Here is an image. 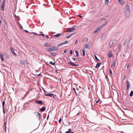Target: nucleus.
Masks as SVG:
<instances>
[{
	"label": "nucleus",
	"instance_id": "f257e3e1",
	"mask_svg": "<svg viewBox=\"0 0 133 133\" xmlns=\"http://www.w3.org/2000/svg\"><path fill=\"white\" fill-rule=\"evenodd\" d=\"M130 4H127L125 6V8L124 9L126 13H129V14L130 13Z\"/></svg>",
	"mask_w": 133,
	"mask_h": 133
},
{
	"label": "nucleus",
	"instance_id": "f03ea898",
	"mask_svg": "<svg viewBox=\"0 0 133 133\" xmlns=\"http://www.w3.org/2000/svg\"><path fill=\"white\" fill-rule=\"evenodd\" d=\"M117 42L116 41L115 39L111 41L109 44V46L110 48H111L112 46H115Z\"/></svg>",
	"mask_w": 133,
	"mask_h": 133
},
{
	"label": "nucleus",
	"instance_id": "7ed1b4c3",
	"mask_svg": "<svg viewBox=\"0 0 133 133\" xmlns=\"http://www.w3.org/2000/svg\"><path fill=\"white\" fill-rule=\"evenodd\" d=\"M76 25H74L72 27V28H68L66 29V32H72L73 31V30H75L76 29H75V28L76 27Z\"/></svg>",
	"mask_w": 133,
	"mask_h": 133
},
{
	"label": "nucleus",
	"instance_id": "20e7f679",
	"mask_svg": "<svg viewBox=\"0 0 133 133\" xmlns=\"http://www.w3.org/2000/svg\"><path fill=\"white\" fill-rule=\"evenodd\" d=\"M34 114L36 116L38 120H40L42 115L39 113L37 112H34Z\"/></svg>",
	"mask_w": 133,
	"mask_h": 133
},
{
	"label": "nucleus",
	"instance_id": "39448f33",
	"mask_svg": "<svg viewBox=\"0 0 133 133\" xmlns=\"http://www.w3.org/2000/svg\"><path fill=\"white\" fill-rule=\"evenodd\" d=\"M5 0H3V2L1 8V10L4 11V10L5 7Z\"/></svg>",
	"mask_w": 133,
	"mask_h": 133
},
{
	"label": "nucleus",
	"instance_id": "423d86ee",
	"mask_svg": "<svg viewBox=\"0 0 133 133\" xmlns=\"http://www.w3.org/2000/svg\"><path fill=\"white\" fill-rule=\"evenodd\" d=\"M108 22L107 21H105L104 23L102 24L100 26H99L98 27L99 28L101 29L103 26H104L105 25H106Z\"/></svg>",
	"mask_w": 133,
	"mask_h": 133
},
{
	"label": "nucleus",
	"instance_id": "0eeeda50",
	"mask_svg": "<svg viewBox=\"0 0 133 133\" xmlns=\"http://www.w3.org/2000/svg\"><path fill=\"white\" fill-rule=\"evenodd\" d=\"M68 63L73 66H77L79 65V64H74L71 61L68 62Z\"/></svg>",
	"mask_w": 133,
	"mask_h": 133
},
{
	"label": "nucleus",
	"instance_id": "6e6552de",
	"mask_svg": "<svg viewBox=\"0 0 133 133\" xmlns=\"http://www.w3.org/2000/svg\"><path fill=\"white\" fill-rule=\"evenodd\" d=\"M52 51H57L58 50V48L57 46H54L52 47Z\"/></svg>",
	"mask_w": 133,
	"mask_h": 133
},
{
	"label": "nucleus",
	"instance_id": "1a4fd4ad",
	"mask_svg": "<svg viewBox=\"0 0 133 133\" xmlns=\"http://www.w3.org/2000/svg\"><path fill=\"white\" fill-rule=\"evenodd\" d=\"M35 102L39 104L40 105H42L43 103V102L41 100H36Z\"/></svg>",
	"mask_w": 133,
	"mask_h": 133
},
{
	"label": "nucleus",
	"instance_id": "9d476101",
	"mask_svg": "<svg viewBox=\"0 0 133 133\" xmlns=\"http://www.w3.org/2000/svg\"><path fill=\"white\" fill-rule=\"evenodd\" d=\"M109 53L108 54H107V55L109 57H111L112 56L113 54H112V52L110 50L109 51Z\"/></svg>",
	"mask_w": 133,
	"mask_h": 133
},
{
	"label": "nucleus",
	"instance_id": "9b49d317",
	"mask_svg": "<svg viewBox=\"0 0 133 133\" xmlns=\"http://www.w3.org/2000/svg\"><path fill=\"white\" fill-rule=\"evenodd\" d=\"M5 58L6 59H8L9 57V56L7 53H4L3 54Z\"/></svg>",
	"mask_w": 133,
	"mask_h": 133
},
{
	"label": "nucleus",
	"instance_id": "f8f14e48",
	"mask_svg": "<svg viewBox=\"0 0 133 133\" xmlns=\"http://www.w3.org/2000/svg\"><path fill=\"white\" fill-rule=\"evenodd\" d=\"M20 63L22 65H25L27 63L26 61L25 60H21L20 61Z\"/></svg>",
	"mask_w": 133,
	"mask_h": 133
},
{
	"label": "nucleus",
	"instance_id": "ddd939ff",
	"mask_svg": "<svg viewBox=\"0 0 133 133\" xmlns=\"http://www.w3.org/2000/svg\"><path fill=\"white\" fill-rule=\"evenodd\" d=\"M10 50H11V51L12 52V53L14 54L16 56L17 55L16 54L15 52L14 51V49L11 47H10Z\"/></svg>",
	"mask_w": 133,
	"mask_h": 133
},
{
	"label": "nucleus",
	"instance_id": "4468645a",
	"mask_svg": "<svg viewBox=\"0 0 133 133\" xmlns=\"http://www.w3.org/2000/svg\"><path fill=\"white\" fill-rule=\"evenodd\" d=\"M126 83H127V90H128L129 87H130V84L129 83V81H127L126 82Z\"/></svg>",
	"mask_w": 133,
	"mask_h": 133
},
{
	"label": "nucleus",
	"instance_id": "2eb2a0df",
	"mask_svg": "<svg viewBox=\"0 0 133 133\" xmlns=\"http://www.w3.org/2000/svg\"><path fill=\"white\" fill-rule=\"evenodd\" d=\"M46 109V108L45 107H44L40 109V110L41 112L44 111Z\"/></svg>",
	"mask_w": 133,
	"mask_h": 133
},
{
	"label": "nucleus",
	"instance_id": "dca6fc26",
	"mask_svg": "<svg viewBox=\"0 0 133 133\" xmlns=\"http://www.w3.org/2000/svg\"><path fill=\"white\" fill-rule=\"evenodd\" d=\"M45 95L46 96H49L51 97H52V95H53V94H45Z\"/></svg>",
	"mask_w": 133,
	"mask_h": 133
},
{
	"label": "nucleus",
	"instance_id": "f3484780",
	"mask_svg": "<svg viewBox=\"0 0 133 133\" xmlns=\"http://www.w3.org/2000/svg\"><path fill=\"white\" fill-rule=\"evenodd\" d=\"M117 0L118 1V2L120 4H121L122 5H123L124 4V1H122V0Z\"/></svg>",
	"mask_w": 133,
	"mask_h": 133
},
{
	"label": "nucleus",
	"instance_id": "a211bd4d",
	"mask_svg": "<svg viewBox=\"0 0 133 133\" xmlns=\"http://www.w3.org/2000/svg\"><path fill=\"white\" fill-rule=\"evenodd\" d=\"M100 29L98 27L97 28V29L94 31V33L95 34Z\"/></svg>",
	"mask_w": 133,
	"mask_h": 133
},
{
	"label": "nucleus",
	"instance_id": "6ab92c4d",
	"mask_svg": "<svg viewBox=\"0 0 133 133\" xmlns=\"http://www.w3.org/2000/svg\"><path fill=\"white\" fill-rule=\"evenodd\" d=\"M44 46L46 47H50V44L48 42H47L45 43L44 44Z\"/></svg>",
	"mask_w": 133,
	"mask_h": 133
},
{
	"label": "nucleus",
	"instance_id": "aec40b11",
	"mask_svg": "<svg viewBox=\"0 0 133 133\" xmlns=\"http://www.w3.org/2000/svg\"><path fill=\"white\" fill-rule=\"evenodd\" d=\"M100 63H97L96 64V65L95 67L96 68H98L101 65Z\"/></svg>",
	"mask_w": 133,
	"mask_h": 133
},
{
	"label": "nucleus",
	"instance_id": "412c9836",
	"mask_svg": "<svg viewBox=\"0 0 133 133\" xmlns=\"http://www.w3.org/2000/svg\"><path fill=\"white\" fill-rule=\"evenodd\" d=\"M46 50L49 52L52 51V48L51 47H50L47 48Z\"/></svg>",
	"mask_w": 133,
	"mask_h": 133
},
{
	"label": "nucleus",
	"instance_id": "4be33fe9",
	"mask_svg": "<svg viewBox=\"0 0 133 133\" xmlns=\"http://www.w3.org/2000/svg\"><path fill=\"white\" fill-rule=\"evenodd\" d=\"M4 27L5 29H7L8 28V26L6 23L4 24Z\"/></svg>",
	"mask_w": 133,
	"mask_h": 133
},
{
	"label": "nucleus",
	"instance_id": "5701e85b",
	"mask_svg": "<svg viewBox=\"0 0 133 133\" xmlns=\"http://www.w3.org/2000/svg\"><path fill=\"white\" fill-rule=\"evenodd\" d=\"M0 57L1 58V59L2 61L3 62V60H4V58H3V55L2 54H0Z\"/></svg>",
	"mask_w": 133,
	"mask_h": 133
},
{
	"label": "nucleus",
	"instance_id": "b1692460",
	"mask_svg": "<svg viewBox=\"0 0 133 133\" xmlns=\"http://www.w3.org/2000/svg\"><path fill=\"white\" fill-rule=\"evenodd\" d=\"M94 57L95 58V59L97 60L98 61H100V60L96 56V54H94Z\"/></svg>",
	"mask_w": 133,
	"mask_h": 133
},
{
	"label": "nucleus",
	"instance_id": "393cba45",
	"mask_svg": "<svg viewBox=\"0 0 133 133\" xmlns=\"http://www.w3.org/2000/svg\"><path fill=\"white\" fill-rule=\"evenodd\" d=\"M61 35V34H56V35H54V36L55 37H58L59 36Z\"/></svg>",
	"mask_w": 133,
	"mask_h": 133
},
{
	"label": "nucleus",
	"instance_id": "a878e982",
	"mask_svg": "<svg viewBox=\"0 0 133 133\" xmlns=\"http://www.w3.org/2000/svg\"><path fill=\"white\" fill-rule=\"evenodd\" d=\"M71 129H69L68 131H66L65 133H70L71 132Z\"/></svg>",
	"mask_w": 133,
	"mask_h": 133
},
{
	"label": "nucleus",
	"instance_id": "bb28decb",
	"mask_svg": "<svg viewBox=\"0 0 133 133\" xmlns=\"http://www.w3.org/2000/svg\"><path fill=\"white\" fill-rule=\"evenodd\" d=\"M133 95V91H131L129 94L130 97H132Z\"/></svg>",
	"mask_w": 133,
	"mask_h": 133
},
{
	"label": "nucleus",
	"instance_id": "cd10ccee",
	"mask_svg": "<svg viewBox=\"0 0 133 133\" xmlns=\"http://www.w3.org/2000/svg\"><path fill=\"white\" fill-rule=\"evenodd\" d=\"M83 52V56H85V51L84 49H82Z\"/></svg>",
	"mask_w": 133,
	"mask_h": 133
},
{
	"label": "nucleus",
	"instance_id": "c85d7f7f",
	"mask_svg": "<svg viewBox=\"0 0 133 133\" xmlns=\"http://www.w3.org/2000/svg\"><path fill=\"white\" fill-rule=\"evenodd\" d=\"M49 63L52 65H55V62L53 63L52 61L50 62Z\"/></svg>",
	"mask_w": 133,
	"mask_h": 133
},
{
	"label": "nucleus",
	"instance_id": "c756f323",
	"mask_svg": "<svg viewBox=\"0 0 133 133\" xmlns=\"http://www.w3.org/2000/svg\"><path fill=\"white\" fill-rule=\"evenodd\" d=\"M63 45V44H62V43H59V44H58V45H57V47L58 48L59 47L61 46L62 45Z\"/></svg>",
	"mask_w": 133,
	"mask_h": 133
},
{
	"label": "nucleus",
	"instance_id": "7c9ffc66",
	"mask_svg": "<svg viewBox=\"0 0 133 133\" xmlns=\"http://www.w3.org/2000/svg\"><path fill=\"white\" fill-rule=\"evenodd\" d=\"M85 46L86 48L89 49V47H88V44H85Z\"/></svg>",
	"mask_w": 133,
	"mask_h": 133
},
{
	"label": "nucleus",
	"instance_id": "2f4dec72",
	"mask_svg": "<svg viewBox=\"0 0 133 133\" xmlns=\"http://www.w3.org/2000/svg\"><path fill=\"white\" fill-rule=\"evenodd\" d=\"M100 20H104L105 21H107V19L104 18H100Z\"/></svg>",
	"mask_w": 133,
	"mask_h": 133
},
{
	"label": "nucleus",
	"instance_id": "473e14b6",
	"mask_svg": "<svg viewBox=\"0 0 133 133\" xmlns=\"http://www.w3.org/2000/svg\"><path fill=\"white\" fill-rule=\"evenodd\" d=\"M5 101H3L2 103V107H3V108H4V105L5 104Z\"/></svg>",
	"mask_w": 133,
	"mask_h": 133
},
{
	"label": "nucleus",
	"instance_id": "72a5a7b5",
	"mask_svg": "<svg viewBox=\"0 0 133 133\" xmlns=\"http://www.w3.org/2000/svg\"><path fill=\"white\" fill-rule=\"evenodd\" d=\"M75 53H76V56L77 57H78L79 55L78 54V52L77 51H75Z\"/></svg>",
	"mask_w": 133,
	"mask_h": 133
},
{
	"label": "nucleus",
	"instance_id": "f704fd0d",
	"mask_svg": "<svg viewBox=\"0 0 133 133\" xmlns=\"http://www.w3.org/2000/svg\"><path fill=\"white\" fill-rule=\"evenodd\" d=\"M69 50H65L64 51V52L65 53H67L68 52Z\"/></svg>",
	"mask_w": 133,
	"mask_h": 133
},
{
	"label": "nucleus",
	"instance_id": "c9c22d12",
	"mask_svg": "<svg viewBox=\"0 0 133 133\" xmlns=\"http://www.w3.org/2000/svg\"><path fill=\"white\" fill-rule=\"evenodd\" d=\"M109 72L111 75L112 74V72L111 68H110L109 69Z\"/></svg>",
	"mask_w": 133,
	"mask_h": 133
},
{
	"label": "nucleus",
	"instance_id": "e433bc0d",
	"mask_svg": "<svg viewBox=\"0 0 133 133\" xmlns=\"http://www.w3.org/2000/svg\"><path fill=\"white\" fill-rule=\"evenodd\" d=\"M109 0H105V3L106 4H108V2Z\"/></svg>",
	"mask_w": 133,
	"mask_h": 133
},
{
	"label": "nucleus",
	"instance_id": "4c0bfd02",
	"mask_svg": "<svg viewBox=\"0 0 133 133\" xmlns=\"http://www.w3.org/2000/svg\"><path fill=\"white\" fill-rule=\"evenodd\" d=\"M73 51L72 50H71L70 51V54H72Z\"/></svg>",
	"mask_w": 133,
	"mask_h": 133
},
{
	"label": "nucleus",
	"instance_id": "58836bf2",
	"mask_svg": "<svg viewBox=\"0 0 133 133\" xmlns=\"http://www.w3.org/2000/svg\"><path fill=\"white\" fill-rule=\"evenodd\" d=\"M71 36H70V35H69V36H67L66 37V38H67L68 39L69 38H70V37H71Z\"/></svg>",
	"mask_w": 133,
	"mask_h": 133
},
{
	"label": "nucleus",
	"instance_id": "ea45409f",
	"mask_svg": "<svg viewBox=\"0 0 133 133\" xmlns=\"http://www.w3.org/2000/svg\"><path fill=\"white\" fill-rule=\"evenodd\" d=\"M28 92H29V91H28L27 93H26L25 95L24 96V97H25L28 94Z\"/></svg>",
	"mask_w": 133,
	"mask_h": 133
},
{
	"label": "nucleus",
	"instance_id": "a19ab883",
	"mask_svg": "<svg viewBox=\"0 0 133 133\" xmlns=\"http://www.w3.org/2000/svg\"><path fill=\"white\" fill-rule=\"evenodd\" d=\"M73 90H74V91L75 92L76 94L77 95V93H76V90H75V88H73Z\"/></svg>",
	"mask_w": 133,
	"mask_h": 133
},
{
	"label": "nucleus",
	"instance_id": "79ce46f5",
	"mask_svg": "<svg viewBox=\"0 0 133 133\" xmlns=\"http://www.w3.org/2000/svg\"><path fill=\"white\" fill-rule=\"evenodd\" d=\"M78 16L81 18H82V16L80 15H78Z\"/></svg>",
	"mask_w": 133,
	"mask_h": 133
},
{
	"label": "nucleus",
	"instance_id": "37998d69",
	"mask_svg": "<svg viewBox=\"0 0 133 133\" xmlns=\"http://www.w3.org/2000/svg\"><path fill=\"white\" fill-rule=\"evenodd\" d=\"M56 97V96L55 95H54L53 94V95H52V97H54V98H55V97Z\"/></svg>",
	"mask_w": 133,
	"mask_h": 133
},
{
	"label": "nucleus",
	"instance_id": "c03bdc74",
	"mask_svg": "<svg viewBox=\"0 0 133 133\" xmlns=\"http://www.w3.org/2000/svg\"><path fill=\"white\" fill-rule=\"evenodd\" d=\"M61 118H60L59 121V123H60L61 122Z\"/></svg>",
	"mask_w": 133,
	"mask_h": 133
},
{
	"label": "nucleus",
	"instance_id": "a18cd8bd",
	"mask_svg": "<svg viewBox=\"0 0 133 133\" xmlns=\"http://www.w3.org/2000/svg\"><path fill=\"white\" fill-rule=\"evenodd\" d=\"M24 31L26 33H28L29 32L28 31L26 30H24Z\"/></svg>",
	"mask_w": 133,
	"mask_h": 133
},
{
	"label": "nucleus",
	"instance_id": "49530a36",
	"mask_svg": "<svg viewBox=\"0 0 133 133\" xmlns=\"http://www.w3.org/2000/svg\"><path fill=\"white\" fill-rule=\"evenodd\" d=\"M19 26H20V28L21 29H23V27L22 26V25L21 24H20V25Z\"/></svg>",
	"mask_w": 133,
	"mask_h": 133
},
{
	"label": "nucleus",
	"instance_id": "de8ad7c7",
	"mask_svg": "<svg viewBox=\"0 0 133 133\" xmlns=\"http://www.w3.org/2000/svg\"><path fill=\"white\" fill-rule=\"evenodd\" d=\"M72 59H73L74 61H76V59L74 58V57H72Z\"/></svg>",
	"mask_w": 133,
	"mask_h": 133
},
{
	"label": "nucleus",
	"instance_id": "09e8293b",
	"mask_svg": "<svg viewBox=\"0 0 133 133\" xmlns=\"http://www.w3.org/2000/svg\"><path fill=\"white\" fill-rule=\"evenodd\" d=\"M33 33L34 34V35H33L34 36H35L37 34V33L34 32H33Z\"/></svg>",
	"mask_w": 133,
	"mask_h": 133
},
{
	"label": "nucleus",
	"instance_id": "8fccbe9b",
	"mask_svg": "<svg viewBox=\"0 0 133 133\" xmlns=\"http://www.w3.org/2000/svg\"><path fill=\"white\" fill-rule=\"evenodd\" d=\"M65 44H68V43H69V42H68V41H66L65 42Z\"/></svg>",
	"mask_w": 133,
	"mask_h": 133
},
{
	"label": "nucleus",
	"instance_id": "3c124183",
	"mask_svg": "<svg viewBox=\"0 0 133 133\" xmlns=\"http://www.w3.org/2000/svg\"><path fill=\"white\" fill-rule=\"evenodd\" d=\"M99 101V99H98V100L97 101H96V102L95 103V104H96V103H98Z\"/></svg>",
	"mask_w": 133,
	"mask_h": 133
},
{
	"label": "nucleus",
	"instance_id": "603ef678",
	"mask_svg": "<svg viewBox=\"0 0 133 133\" xmlns=\"http://www.w3.org/2000/svg\"><path fill=\"white\" fill-rule=\"evenodd\" d=\"M79 58H78L77 59V61H79Z\"/></svg>",
	"mask_w": 133,
	"mask_h": 133
},
{
	"label": "nucleus",
	"instance_id": "864d4df0",
	"mask_svg": "<svg viewBox=\"0 0 133 133\" xmlns=\"http://www.w3.org/2000/svg\"><path fill=\"white\" fill-rule=\"evenodd\" d=\"M43 90L44 91V92H46V91L45 90H44L43 88Z\"/></svg>",
	"mask_w": 133,
	"mask_h": 133
},
{
	"label": "nucleus",
	"instance_id": "5fc2aeb1",
	"mask_svg": "<svg viewBox=\"0 0 133 133\" xmlns=\"http://www.w3.org/2000/svg\"><path fill=\"white\" fill-rule=\"evenodd\" d=\"M39 35H41V36H44V34H39Z\"/></svg>",
	"mask_w": 133,
	"mask_h": 133
},
{
	"label": "nucleus",
	"instance_id": "6e6d98bb",
	"mask_svg": "<svg viewBox=\"0 0 133 133\" xmlns=\"http://www.w3.org/2000/svg\"><path fill=\"white\" fill-rule=\"evenodd\" d=\"M62 43L63 44V45L65 44V42H63Z\"/></svg>",
	"mask_w": 133,
	"mask_h": 133
},
{
	"label": "nucleus",
	"instance_id": "4d7b16f0",
	"mask_svg": "<svg viewBox=\"0 0 133 133\" xmlns=\"http://www.w3.org/2000/svg\"><path fill=\"white\" fill-rule=\"evenodd\" d=\"M3 113L4 114H5V111H4V108H3Z\"/></svg>",
	"mask_w": 133,
	"mask_h": 133
},
{
	"label": "nucleus",
	"instance_id": "13d9d810",
	"mask_svg": "<svg viewBox=\"0 0 133 133\" xmlns=\"http://www.w3.org/2000/svg\"><path fill=\"white\" fill-rule=\"evenodd\" d=\"M75 34V33H72L70 35L71 36H72V35H74Z\"/></svg>",
	"mask_w": 133,
	"mask_h": 133
},
{
	"label": "nucleus",
	"instance_id": "bf43d9fd",
	"mask_svg": "<svg viewBox=\"0 0 133 133\" xmlns=\"http://www.w3.org/2000/svg\"><path fill=\"white\" fill-rule=\"evenodd\" d=\"M49 115H48V116L47 117V118H46V119L47 120H48V118H49Z\"/></svg>",
	"mask_w": 133,
	"mask_h": 133
},
{
	"label": "nucleus",
	"instance_id": "052dcab7",
	"mask_svg": "<svg viewBox=\"0 0 133 133\" xmlns=\"http://www.w3.org/2000/svg\"><path fill=\"white\" fill-rule=\"evenodd\" d=\"M6 122L5 123L4 122V125H5V131H6V127H5V124H6Z\"/></svg>",
	"mask_w": 133,
	"mask_h": 133
},
{
	"label": "nucleus",
	"instance_id": "680f3d73",
	"mask_svg": "<svg viewBox=\"0 0 133 133\" xmlns=\"http://www.w3.org/2000/svg\"><path fill=\"white\" fill-rule=\"evenodd\" d=\"M113 64H114V62H112V63L111 64V66H113Z\"/></svg>",
	"mask_w": 133,
	"mask_h": 133
},
{
	"label": "nucleus",
	"instance_id": "e2e57ef3",
	"mask_svg": "<svg viewBox=\"0 0 133 133\" xmlns=\"http://www.w3.org/2000/svg\"><path fill=\"white\" fill-rule=\"evenodd\" d=\"M45 36V37H46L47 38H49V36L48 35L46 36Z\"/></svg>",
	"mask_w": 133,
	"mask_h": 133
},
{
	"label": "nucleus",
	"instance_id": "0e129e2a",
	"mask_svg": "<svg viewBox=\"0 0 133 133\" xmlns=\"http://www.w3.org/2000/svg\"><path fill=\"white\" fill-rule=\"evenodd\" d=\"M116 59H117V58H116ZM116 60L115 61V62L114 63V64L115 65V63H116Z\"/></svg>",
	"mask_w": 133,
	"mask_h": 133
},
{
	"label": "nucleus",
	"instance_id": "69168bd1",
	"mask_svg": "<svg viewBox=\"0 0 133 133\" xmlns=\"http://www.w3.org/2000/svg\"><path fill=\"white\" fill-rule=\"evenodd\" d=\"M77 42H78L77 40H76L75 43V44H76Z\"/></svg>",
	"mask_w": 133,
	"mask_h": 133
},
{
	"label": "nucleus",
	"instance_id": "338daca9",
	"mask_svg": "<svg viewBox=\"0 0 133 133\" xmlns=\"http://www.w3.org/2000/svg\"><path fill=\"white\" fill-rule=\"evenodd\" d=\"M3 21H4V23H6V22H5V20H4L3 19Z\"/></svg>",
	"mask_w": 133,
	"mask_h": 133
},
{
	"label": "nucleus",
	"instance_id": "774afa93",
	"mask_svg": "<svg viewBox=\"0 0 133 133\" xmlns=\"http://www.w3.org/2000/svg\"><path fill=\"white\" fill-rule=\"evenodd\" d=\"M1 19H2L3 20V17L2 16H1Z\"/></svg>",
	"mask_w": 133,
	"mask_h": 133
}]
</instances>
